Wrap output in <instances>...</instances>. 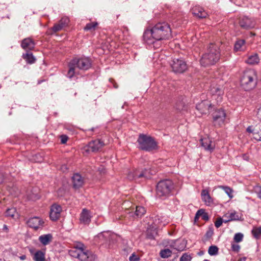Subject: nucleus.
<instances>
[{"label":"nucleus","instance_id":"obj_16","mask_svg":"<svg viewBox=\"0 0 261 261\" xmlns=\"http://www.w3.org/2000/svg\"><path fill=\"white\" fill-rule=\"evenodd\" d=\"M99 237H107L108 247L110 248L118 240V237L117 234L112 233L110 231H106L105 234H100Z\"/></svg>","mask_w":261,"mask_h":261},{"label":"nucleus","instance_id":"obj_23","mask_svg":"<svg viewBox=\"0 0 261 261\" xmlns=\"http://www.w3.org/2000/svg\"><path fill=\"white\" fill-rule=\"evenodd\" d=\"M72 182L73 187L75 188H79L83 186L84 179L80 174L76 173L72 176Z\"/></svg>","mask_w":261,"mask_h":261},{"label":"nucleus","instance_id":"obj_44","mask_svg":"<svg viewBox=\"0 0 261 261\" xmlns=\"http://www.w3.org/2000/svg\"><path fill=\"white\" fill-rule=\"evenodd\" d=\"M72 248H76L79 250H86L84 248V245L80 242L75 243Z\"/></svg>","mask_w":261,"mask_h":261},{"label":"nucleus","instance_id":"obj_6","mask_svg":"<svg viewBox=\"0 0 261 261\" xmlns=\"http://www.w3.org/2000/svg\"><path fill=\"white\" fill-rule=\"evenodd\" d=\"M173 184L170 180L160 181L156 186V195L161 198L169 196L173 189Z\"/></svg>","mask_w":261,"mask_h":261},{"label":"nucleus","instance_id":"obj_3","mask_svg":"<svg viewBox=\"0 0 261 261\" xmlns=\"http://www.w3.org/2000/svg\"><path fill=\"white\" fill-rule=\"evenodd\" d=\"M91 66V62L88 58H74L69 64V70L67 75L69 78H71L75 74L78 73L77 68L82 70H87Z\"/></svg>","mask_w":261,"mask_h":261},{"label":"nucleus","instance_id":"obj_13","mask_svg":"<svg viewBox=\"0 0 261 261\" xmlns=\"http://www.w3.org/2000/svg\"><path fill=\"white\" fill-rule=\"evenodd\" d=\"M62 211V207L57 204L51 205L50 209V218L53 221H56L60 217Z\"/></svg>","mask_w":261,"mask_h":261},{"label":"nucleus","instance_id":"obj_47","mask_svg":"<svg viewBox=\"0 0 261 261\" xmlns=\"http://www.w3.org/2000/svg\"><path fill=\"white\" fill-rule=\"evenodd\" d=\"M231 249L233 251L238 252L239 251L240 249V246L237 244L234 243H231Z\"/></svg>","mask_w":261,"mask_h":261},{"label":"nucleus","instance_id":"obj_56","mask_svg":"<svg viewBox=\"0 0 261 261\" xmlns=\"http://www.w3.org/2000/svg\"><path fill=\"white\" fill-rule=\"evenodd\" d=\"M176 108H177V109H178V110H179V111H182V110H183V108H180V106H178V105H177V106H176Z\"/></svg>","mask_w":261,"mask_h":261},{"label":"nucleus","instance_id":"obj_24","mask_svg":"<svg viewBox=\"0 0 261 261\" xmlns=\"http://www.w3.org/2000/svg\"><path fill=\"white\" fill-rule=\"evenodd\" d=\"M39 242L44 246L49 244L53 240V236L51 234H45L39 236Z\"/></svg>","mask_w":261,"mask_h":261},{"label":"nucleus","instance_id":"obj_10","mask_svg":"<svg viewBox=\"0 0 261 261\" xmlns=\"http://www.w3.org/2000/svg\"><path fill=\"white\" fill-rule=\"evenodd\" d=\"M104 145L103 142L99 139L91 141L82 148L83 153L88 154L91 152L98 151Z\"/></svg>","mask_w":261,"mask_h":261},{"label":"nucleus","instance_id":"obj_4","mask_svg":"<svg viewBox=\"0 0 261 261\" xmlns=\"http://www.w3.org/2000/svg\"><path fill=\"white\" fill-rule=\"evenodd\" d=\"M256 84V73L253 69L245 71L241 79L242 87L246 91L253 89Z\"/></svg>","mask_w":261,"mask_h":261},{"label":"nucleus","instance_id":"obj_29","mask_svg":"<svg viewBox=\"0 0 261 261\" xmlns=\"http://www.w3.org/2000/svg\"><path fill=\"white\" fill-rule=\"evenodd\" d=\"M33 259L35 261H45V253L40 250L36 251L34 254Z\"/></svg>","mask_w":261,"mask_h":261},{"label":"nucleus","instance_id":"obj_25","mask_svg":"<svg viewBox=\"0 0 261 261\" xmlns=\"http://www.w3.org/2000/svg\"><path fill=\"white\" fill-rule=\"evenodd\" d=\"M105 232H101L97 234L96 236L94 237V240L95 243L99 244L100 245L103 246L107 248L108 247V242H107V237H99L100 234H105Z\"/></svg>","mask_w":261,"mask_h":261},{"label":"nucleus","instance_id":"obj_32","mask_svg":"<svg viewBox=\"0 0 261 261\" xmlns=\"http://www.w3.org/2000/svg\"><path fill=\"white\" fill-rule=\"evenodd\" d=\"M218 188L223 190L230 199L233 197V190L230 187L224 186H219Z\"/></svg>","mask_w":261,"mask_h":261},{"label":"nucleus","instance_id":"obj_31","mask_svg":"<svg viewBox=\"0 0 261 261\" xmlns=\"http://www.w3.org/2000/svg\"><path fill=\"white\" fill-rule=\"evenodd\" d=\"M23 58L30 64H32L35 62V58L32 53H27L22 55Z\"/></svg>","mask_w":261,"mask_h":261},{"label":"nucleus","instance_id":"obj_22","mask_svg":"<svg viewBox=\"0 0 261 261\" xmlns=\"http://www.w3.org/2000/svg\"><path fill=\"white\" fill-rule=\"evenodd\" d=\"M35 42L31 38L24 39L22 42L21 46L25 50H32L35 47Z\"/></svg>","mask_w":261,"mask_h":261},{"label":"nucleus","instance_id":"obj_8","mask_svg":"<svg viewBox=\"0 0 261 261\" xmlns=\"http://www.w3.org/2000/svg\"><path fill=\"white\" fill-rule=\"evenodd\" d=\"M223 82L218 78L212 82L210 87V92L214 96H217V101H221L223 94Z\"/></svg>","mask_w":261,"mask_h":261},{"label":"nucleus","instance_id":"obj_61","mask_svg":"<svg viewBox=\"0 0 261 261\" xmlns=\"http://www.w3.org/2000/svg\"><path fill=\"white\" fill-rule=\"evenodd\" d=\"M213 233V231H210L207 232V234H212Z\"/></svg>","mask_w":261,"mask_h":261},{"label":"nucleus","instance_id":"obj_17","mask_svg":"<svg viewBox=\"0 0 261 261\" xmlns=\"http://www.w3.org/2000/svg\"><path fill=\"white\" fill-rule=\"evenodd\" d=\"M240 27L244 29H250L254 27V22L250 18L246 17H243L239 21Z\"/></svg>","mask_w":261,"mask_h":261},{"label":"nucleus","instance_id":"obj_43","mask_svg":"<svg viewBox=\"0 0 261 261\" xmlns=\"http://www.w3.org/2000/svg\"><path fill=\"white\" fill-rule=\"evenodd\" d=\"M192 259V257L190 255L187 253H184L180 257V261H190Z\"/></svg>","mask_w":261,"mask_h":261},{"label":"nucleus","instance_id":"obj_34","mask_svg":"<svg viewBox=\"0 0 261 261\" xmlns=\"http://www.w3.org/2000/svg\"><path fill=\"white\" fill-rule=\"evenodd\" d=\"M227 215H228V219L227 220H226L224 221V223H226L228 221L238 220L239 219V215L237 214V213L234 212L229 214H227L225 217H226Z\"/></svg>","mask_w":261,"mask_h":261},{"label":"nucleus","instance_id":"obj_49","mask_svg":"<svg viewBox=\"0 0 261 261\" xmlns=\"http://www.w3.org/2000/svg\"><path fill=\"white\" fill-rule=\"evenodd\" d=\"M253 138L257 141H261V130L260 132L253 133Z\"/></svg>","mask_w":261,"mask_h":261},{"label":"nucleus","instance_id":"obj_15","mask_svg":"<svg viewBox=\"0 0 261 261\" xmlns=\"http://www.w3.org/2000/svg\"><path fill=\"white\" fill-rule=\"evenodd\" d=\"M44 223V221L38 217L31 218L28 221V225L35 230L43 227Z\"/></svg>","mask_w":261,"mask_h":261},{"label":"nucleus","instance_id":"obj_36","mask_svg":"<svg viewBox=\"0 0 261 261\" xmlns=\"http://www.w3.org/2000/svg\"><path fill=\"white\" fill-rule=\"evenodd\" d=\"M160 256L162 258H168L171 255L172 252L169 249L162 250L160 251Z\"/></svg>","mask_w":261,"mask_h":261},{"label":"nucleus","instance_id":"obj_37","mask_svg":"<svg viewBox=\"0 0 261 261\" xmlns=\"http://www.w3.org/2000/svg\"><path fill=\"white\" fill-rule=\"evenodd\" d=\"M252 233L256 239H258L261 234V227H253L252 230Z\"/></svg>","mask_w":261,"mask_h":261},{"label":"nucleus","instance_id":"obj_11","mask_svg":"<svg viewBox=\"0 0 261 261\" xmlns=\"http://www.w3.org/2000/svg\"><path fill=\"white\" fill-rule=\"evenodd\" d=\"M155 172V171H150L148 172L147 170L146 169H145L144 171L141 172L138 170H133L128 173L127 175V178L130 180H136L142 177L149 178L150 175L154 174Z\"/></svg>","mask_w":261,"mask_h":261},{"label":"nucleus","instance_id":"obj_20","mask_svg":"<svg viewBox=\"0 0 261 261\" xmlns=\"http://www.w3.org/2000/svg\"><path fill=\"white\" fill-rule=\"evenodd\" d=\"M201 199L205 204L211 206L213 204V199L210 196L209 192L206 189L202 190L201 191Z\"/></svg>","mask_w":261,"mask_h":261},{"label":"nucleus","instance_id":"obj_27","mask_svg":"<svg viewBox=\"0 0 261 261\" xmlns=\"http://www.w3.org/2000/svg\"><path fill=\"white\" fill-rule=\"evenodd\" d=\"M245 48V41L244 40L240 39L236 41L234 46V49L236 51L244 50Z\"/></svg>","mask_w":261,"mask_h":261},{"label":"nucleus","instance_id":"obj_30","mask_svg":"<svg viewBox=\"0 0 261 261\" xmlns=\"http://www.w3.org/2000/svg\"><path fill=\"white\" fill-rule=\"evenodd\" d=\"M158 219H155V222L158 221V223L161 225L165 226L169 222V219L166 216H157Z\"/></svg>","mask_w":261,"mask_h":261},{"label":"nucleus","instance_id":"obj_21","mask_svg":"<svg viewBox=\"0 0 261 261\" xmlns=\"http://www.w3.org/2000/svg\"><path fill=\"white\" fill-rule=\"evenodd\" d=\"M191 11L194 16L200 18H205L207 15V13L203 10V9L198 6H195L192 9Z\"/></svg>","mask_w":261,"mask_h":261},{"label":"nucleus","instance_id":"obj_50","mask_svg":"<svg viewBox=\"0 0 261 261\" xmlns=\"http://www.w3.org/2000/svg\"><path fill=\"white\" fill-rule=\"evenodd\" d=\"M60 138L61 143L65 144L68 140V137L66 135H63L60 136Z\"/></svg>","mask_w":261,"mask_h":261},{"label":"nucleus","instance_id":"obj_12","mask_svg":"<svg viewBox=\"0 0 261 261\" xmlns=\"http://www.w3.org/2000/svg\"><path fill=\"white\" fill-rule=\"evenodd\" d=\"M213 118L215 126H221L225 123L226 113L223 110H217L213 114Z\"/></svg>","mask_w":261,"mask_h":261},{"label":"nucleus","instance_id":"obj_2","mask_svg":"<svg viewBox=\"0 0 261 261\" xmlns=\"http://www.w3.org/2000/svg\"><path fill=\"white\" fill-rule=\"evenodd\" d=\"M219 46L216 44H210L206 52L202 56L200 62L202 66L206 67L213 65L220 59Z\"/></svg>","mask_w":261,"mask_h":261},{"label":"nucleus","instance_id":"obj_33","mask_svg":"<svg viewBox=\"0 0 261 261\" xmlns=\"http://www.w3.org/2000/svg\"><path fill=\"white\" fill-rule=\"evenodd\" d=\"M146 213L145 208L143 206H137L136 207L135 215L138 217H142Z\"/></svg>","mask_w":261,"mask_h":261},{"label":"nucleus","instance_id":"obj_5","mask_svg":"<svg viewBox=\"0 0 261 261\" xmlns=\"http://www.w3.org/2000/svg\"><path fill=\"white\" fill-rule=\"evenodd\" d=\"M139 147L142 150L150 151L157 148V144L154 139L149 136L141 134L138 139Z\"/></svg>","mask_w":261,"mask_h":261},{"label":"nucleus","instance_id":"obj_38","mask_svg":"<svg viewBox=\"0 0 261 261\" xmlns=\"http://www.w3.org/2000/svg\"><path fill=\"white\" fill-rule=\"evenodd\" d=\"M97 24L98 23L96 22H92L87 23L86 27L84 28V30L86 31L94 30Z\"/></svg>","mask_w":261,"mask_h":261},{"label":"nucleus","instance_id":"obj_48","mask_svg":"<svg viewBox=\"0 0 261 261\" xmlns=\"http://www.w3.org/2000/svg\"><path fill=\"white\" fill-rule=\"evenodd\" d=\"M15 212V211L14 208H12L8 209L6 212V215L7 216L13 217L14 216Z\"/></svg>","mask_w":261,"mask_h":261},{"label":"nucleus","instance_id":"obj_52","mask_svg":"<svg viewBox=\"0 0 261 261\" xmlns=\"http://www.w3.org/2000/svg\"><path fill=\"white\" fill-rule=\"evenodd\" d=\"M202 219L204 220H207L208 219V216L206 213H204V214L201 217Z\"/></svg>","mask_w":261,"mask_h":261},{"label":"nucleus","instance_id":"obj_28","mask_svg":"<svg viewBox=\"0 0 261 261\" xmlns=\"http://www.w3.org/2000/svg\"><path fill=\"white\" fill-rule=\"evenodd\" d=\"M259 60L258 55L255 54L249 56L245 62L250 65H255L259 62Z\"/></svg>","mask_w":261,"mask_h":261},{"label":"nucleus","instance_id":"obj_54","mask_svg":"<svg viewBox=\"0 0 261 261\" xmlns=\"http://www.w3.org/2000/svg\"><path fill=\"white\" fill-rule=\"evenodd\" d=\"M61 170L63 171V172H65L67 170V167L66 165H63L61 168Z\"/></svg>","mask_w":261,"mask_h":261},{"label":"nucleus","instance_id":"obj_1","mask_svg":"<svg viewBox=\"0 0 261 261\" xmlns=\"http://www.w3.org/2000/svg\"><path fill=\"white\" fill-rule=\"evenodd\" d=\"M171 36V30L166 22L158 23L150 29H147L144 33V39L148 44L155 41L167 39Z\"/></svg>","mask_w":261,"mask_h":261},{"label":"nucleus","instance_id":"obj_46","mask_svg":"<svg viewBox=\"0 0 261 261\" xmlns=\"http://www.w3.org/2000/svg\"><path fill=\"white\" fill-rule=\"evenodd\" d=\"M225 220H226L222 219L221 218H218L215 223V225L216 227H220L222 225V223L224 222Z\"/></svg>","mask_w":261,"mask_h":261},{"label":"nucleus","instance_id":"obj_9","mask_svg":"<svg viewBox=\"0 0 261 261\" xmlns=\"http://www.w3.org/2000/svg\"><path fill=\"white\" fill-rule=\"evenodd\" d=\"M172 71L176 73H182L187 71L188 66L182 59H173L170 62Z\"/></svg>","mask_w":261,"mask_h":261},{"label":"nucleus","instance_id":"obj_35","mask_svg":"<svg viewBox=\"0 0 261 261\" xmlns=\"http://www.w3.org/2000/svg\"><path fill=\"white\" fill-rule=\"evenodd\" d=\"M218 248L215 245L211 246L208 250V253L210 255H216L218 253Z\"/></svg>","mask_w":261,"mask_h":261},{"label":"nucleus","instance_id":"obj_51","mask_svg":"<svg viewBox=\"0 0 261 261\" xmlns=\"http://www.w3.org/2000/svg\"><path fill=\"white\" fill-rule=\"evenodd\" d=\"M139 259V257L134 253L132 254L129 257V261H137Z\"/></svg>","mask_w":261,"mask_h":261},{"label":"nucleus","instance_id":"obj_60","mask_svg":"<svg viewBox=\"0 0 261 261\" xmlns=\"http://www.w3.org/2000/svg\"><path fill=\"white\" fill-rule=\"evenodd\" d=\"M246 259L245 258H241L240 259H239L238 261H245Z\"/></svg>","mask_w":261,"mask_h":261},{"label":"nucleus","instance_id":"obj_58","mask_svg":"<svg viewBox=\"0 0 261 261\" xmlns=\"http://www.w3.org/2000/svg\"><path fill=\"white\" fill-rule=\"evenodd\" d=\"M259 111H261V107L258 110V112L257 113V115L258 116V117H259Z\"/></svg>","mask_w":261,"mask_h":261},{"label":"nucleus","instance_id":"obj_7","mask_svg":"<svg viewBox=\"0 0 261 261\" xmlns=\"http://www.w3.org/2000/svg\"><path fill=\"white\" fill-rule=\"evenodd\" d=\"M69 255L81 261H92L93 256L91 252L88 250H79L72 248L69 250Z\"/></svg>","mask_w":261,"mask_h":261},{"label":"nucleus","instance_id":"obj_55","mask_svg":"<svg viewBox=\"0 0 261 261\" xmlns=\"http://www.w3.org/2000/svg\"><path fill=\"white\" fill-rule=\"evenodd\" d=\"M4 181V175L0 173V184H2Z\"/></svg>","mask_w":261,"mask_h":261},{"label":"nucleus","instance_id":"obj_40","mask_svg":"<svg viewBox=\"0 0 261 261\" xmlns=\"http://www.w3.org/2000/svg\"><path fill=\"white\" fill-rule=\"evenodd\" d=\"M243 234L242 233H237L235 234L233 240L236 243H239L242 241L243 239Z\"/></svg>","mask_w":261,"mask_h":261},{"label":"nucleus","instance_id":"obj_57","mask_svg":"<svg viewBox=\"0 0 261 261\" xmlns=\"http://www.w3.org/2000/svg\"><path fill=\"white\" fill-rule=\"evenodd\" d=\"M20 259H21V260H24V259H25L26 256H25V255H22V256H20Z\"/></svg>","mask_w":261,"mask_h":261},{"label":"nucleus","instance_id":"obj_14","mask_svg":"<svg viewBox=\"0 0 261 261\" xmlns=\"http://www.w3.org/2000/svg\"><path fill=\"white\" fill-rule=\"evenodd\" d=\"M211 103L208 100H203L196 105V109L201 114H206L212 109Z\"/></svg>","mask_w":261,"mask_h":261},{"label":"nucleus","instance_id":"obj_53","mask_svg":"<svg viewBox=\"0 0 261 261\" xmlns=\"http://www.w3.org/2000/svg\"><path fill=\"white\" fill-rule=\"evenodd\" d=\"M247 132L249 133H253V130L251 126H249L246 129Z\"/></svg>","mask_w":261,"mask_h":261},{"label":"nucleus","instance_id":"obj_41","mask_svg":"<svg viewBox=\"0 0 261 261\" xmlns=\"http://www.w3.org/2000/svg\"><path fill=\"white\" fill-rule=\"evenodd\" d=\"M69 22V18L67 17H62L61 20L59 21V23L64 27L67 25Z\"/></svg>","mask_w":261,"mask_h":261},{"label":"nucleus","instance_id":"obj_45","mask_svg":"<svg viewBox=\"0 0 261 261\" xmlns=\"http://www.w3.org/2000/svg\"><path fill=\"white\" fill-rule=\"evenodd\" d=\"M204 213H205V211L204 210H203V209L199 210L196 214V215L195 217V220L196 221V220H198L200 217H202Z\"/></svg>","mask_w":261,"mask_h":261},{"label":"nucleus","instance_id":"obj_62","mask_svg":"<svg viewBox=\"0 0 261 261\" xmlns=\"http://www.w3.org/2000/svg\"><path fill=\"white\" fill-rule=\"evenodd\" d=\"M4 229H5L6 230L8 229L7 226L6 225L4 226Z\"/></svg>","mask_w":261,"mask_h":261},{"label":"nucleus","instance_id":"obj_63","mask_svg":"<svg viewBox=\"0 0 261 261\" xmlns=\"http://www.w3.org/2000/svg\"><path fill=\"white\" fill-rule=\"evenodd\" d=\"M60 190L58 191V194H59V195H61V196H62L63 194V193H60Z\"/></svg>","mask_w":261,"mask_h":261},{"label":"nucleus","instance_id":"obj_19","mask_svg":"<svg viewBox=\"0 0 261 261\" xmlns=\"http://www.w3.org/2000/svg\"><path fill=\"white\" fill-rule=\"evenodd\" d=\"M91 218L90 212L87 209H83L80 215V222L84 224H89L91 222Z\"/></svg>","mask_w":261,"mask_h":261},{"label":"nucleus","instance_id":"obj_26","mask_svg":"<svg viewBox=\"0 0 261 261\" xmlns=\"http://www.w3.org/2000/svg\"><path fill=\"white\" fill-rule=\"evenodd\" d=\"M27 196L28 198L32 200H36L39 198V196L38 194L37 188H33L27 191Z\"/></svg>","mask_w":261,"mask_h":261},{"label":"nucleus","instance_id":"obj_18","mask_svg":"<svg viewBox=\"0 0 261 261\" xmlns=\"http://www.w3.org/2000/svg\"><path fill=\"white\" fill-rule=\"evenodd\" d=\"M201 143L204 149L210 152L213 151L215 147V143L208 137L201 139Z\"/></svg>","mask_w":261,"mask_h":261},{"label":"nucleus","instance_id":"obj_39","mask_svg":"<svg viewBox=\"0 0 261 261\" xmlns=\"http://www.w3.org/2000/svg\"><path fill=\"white\" fill-rule=\"evenodd\" d=\"M147 235L148 238L153 239L156 235V231L155 229H148L147 231Z\"/></svg>","mask_w":261,"mask_h":261},{"label":"nucleus","instance_id":"obj_59","mask_svg":"<svg viewBox=\"0 0 261 261\" xmlns=\"http://www.w3.org/2000/svg\"><path fill=\"white\" fill-rule=\"evenodd\" d=\"M113 86H114V87L115 88H118V87L116 83H114V84H113Z\"/></svg>","mask_w":261,"mask_h":261},{"label":"nucleus","instance_id":"obj_42","mask_svg":"<svg viewBox=\"0 0 261 261\" xmlns=\"http://www.w3.org/2000/svg\"><path fill=\"white\" fill-rule=\"evenodd\" d=\"M63 28V27L59 23H56L52 28V31L54 33H56L58 31H61Z\"/></svg>","mask_w":261,"mask_h":261}]
</instances>
